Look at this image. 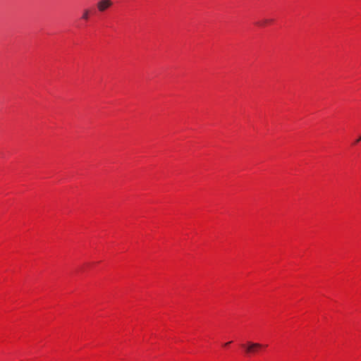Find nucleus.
<instances>
[{"label":"nucleus","instance_id":"nucleus-1","mask_svg":"<svg viewBox=\"0 0 361 361\" xmlns=\"http://www.w3.org/2000/svg\"><path fill=\"white\" fill-rule=\"evenodd\" d=\"M244 348L245 353L247 355L255 354L263 347V345L259 343H254L248 341L245 344L241 345Z\"/></svg>","mask_w":361,"mask_h":361},{"label":"nucleus","instance_id":"nucleus-2","mask_svg":"<svg viewBox=\"0 0 361 361\" xmlns=\"http://www.w3.org/2000/svg\"><path fill=\"white\" fill-rule=\"evenodd\" d=\"M113 3L111 0H100L97 4L99 11L104 12L112 6Z\"/></svg>","mask_w":361,"mask_h":361},{"label":"nucleus","instance_id":"nucleus-3","mask_svg":"<svg viewBox=\"0 0 361 361\" xmlns=\"http://www.w3.org/2000/svg\"><path fill=\"white\" fill-rule=\"evenodd\" d=\"M272 21L273 20L271 19H263L260 21L257 22L256 25L259 26H265L266 25L272 23Z\"/></svg>","mask_w":361,"mask_h":361},{"label":"nucleus","instance_id":"nucleus-4","mask_svg":"<svg viewBox=\"0 0 361 361\" xmlns=\"http://www.w3.org/2000/svg\"><path fill=\"white\" fill-rule=\"evenodd\" d=\"M89 12H90L89 10H87V9L84 10L82 16V18L83 20H88V18H89Z\"/></svg>","mask_w":361,"mask_h":361},{"label":"nucleus","instance_id":"nucleus-5","mask_svg":"<svg viewBox=\"0 0 361 361\" xmlns=\"http://www.w3.org/2000/svg\"><path fill=\"white\" fill-rule=\"evenodd\" d=\"M231 343V341L227 342L224 344V346H228Z\"/></svg>","mask_w":361,"mask_h":361},{"label":"nucleus","instance_id":"nucleus-6","mask_svg":"<svg viewBox=\"0 0 361 361\" xmlns=\"http://www.w3.org/2000/svg\"><path fill=\"white\" fill-rule=\"evenodd\" d=\"M361 140V136L359 138H357L356 142H358Z\"/></svg>","mask_w":361,"mask_h":361}]
</instances>
